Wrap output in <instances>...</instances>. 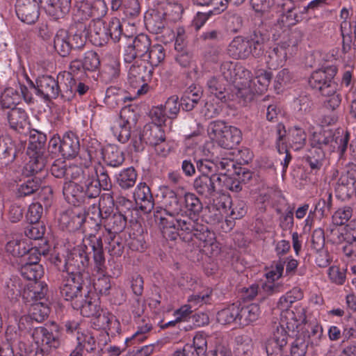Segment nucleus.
<instances>
[{"label":"nucleus","instance_id":"nucleus-61","mask_svg":"<svg viewBox=\"0 0 356 356\" xmlns=\"http://www.w3.org/2000/svg\"><path fill=\"white\" fill-rule=\"evenodd\" d=\"M237 63L232 61H225L220 65V72L223 77L227 81H236V69Z\"/></svg>","mask_w":356,"mask_h":356},{"label":"nucleus","instance_id":"nucleus-63","mask_svg":"<svg viewBox=\"0 0 356 356\" xmlns=\"http://www.w3.org/2000/svg\"><path fill=\"white\" fill-rule=\"evenodd\" d=\"M83 63V69L88 71L97 70L100 65L99 56L97 54L93 51H89L85 53Z\"/></svg>","mask_w":356,"mask_h":356},{"label":"nucleus","instance_id":"nucleus-27","mask_svg":"<svg viewBox=\"0 0 356 356\" xmlns=\"http://www.w3.org/2000/svg\"><path fill=\"white\" fill-rule=\"evenodd\" d=\"M134 197L140 209L144 212H150L154 205L150 188L145 183H139L134 191Z\"/></svg>","mask_w":356,"mask_h":356},{"label":"nucleus","instance_id":"nucleus-32","mask_svg":"<svg viewBox=\"0 0 356 356\" xmlns=\"http://www.w3.org/2000/svg\"><path fill=\"white\" fill-rule=\"evenodd\" d=\"M6 115L10 127L14 130L20 131L29 125L28 114L22 108H13Z\"/></svg>","mask_w":356,"mask_h":356},{"label":"nucleus","instance_id":"nucleus-9","mask_svg":"<svg viewBox=\"0 0 356 356\" xmlns=\"http://www.w3.org/2000/svg\"><path fill=\"white\" fill-rule=\"evenodd\" d=\"M298 41L293 37L277 44L267 51L266 63L270 69H276L283 65L288 56H292L297 51Z\"/></svg>","mask_w":356,"mask_h":356},{"label":"nucleus","instance_id":"nucleus-46","mask_svg":"<svg viewBox=\"0 0 356 356\" xmlns=\"http://www.w3.org/2000/svg\"><path fill=\"white\" fill-rule=\"evenodd\" d=\"M137 173L133 167H129L121 170L116 176V181L122 189L132 188L136 181Z\"/></svg>","mask_w":356,"mask_h":356},{"label":"nucleus","instance_id":"nucleus-56","mask_svg":"<svg viewBox=\"0 0 356 356\" xmlns=\"http://www.w3.org/2000/svg\"><path fill=\"white\" fill-rule=\"evenodd\" d=\"M108 41L111 39L113 42H118L122 35V24L119 19L112 18L106 25Z\"/></svg>","mask_w":356,"mask_h":356},{"label":"nucleus","instance_id":"nucleus-24","mask_svg":"<svg viewBox=\"0 0 356 356\" xmlns=\"http://www.w3.org/2000/svg\"><path fill=\"white\" fill-rule=\"evenodd\" d=\"M40 7L54 19L64 17L69 13L70 0H38Z\"/></svg>","mask_w":356,"mask_h":356},{"label":"nucleus","instance_id":"nucleus-1","mask_svg":"<svg viewBox=\"0 0 356 356\" xmlns=\"http://www.w3.org/2000/svg\"><path fill=\"white\" fill-rule=\"evenodd\" d=\"M158 196L161 199L162 207L154 214L163 237L175 240L179 231L184 230L188 234L196 225V220L190 217L199 214L202 204L199 198L192 193H185L180 196L168 186L159 188Z\"/></svg>","mask_w":356,"mask_h":356},{"label":"nucleus","instance_id":"nucleus-3","mask_svg":"<svg viewBox=\"0 0 356 356\" xmlns=\"http://www.w3.org/2000/svg\"><path fill=\"white\" fill-rule=\"evenodd\" d=\"M114 200L109 194H104L99 198V205L92 206L88 212L90 219L94 221L95 227L104 223L109 234H116L122 232L127 225V218L120 212L112 213Z\"/></svg>","mask_w":356,"mask_h":356},{"label":"nucleus","instance_id":"nucleus-44","mask_svg":"<svg viewBox=\"0 0 356 356\" xmlns=\"http://www.w3.org/2000/svg\"><path fill=\"white\" fill-rule=\"evenodd\" d=\"M306 138L305 131L299 127H293L288 131L287 140L294 150L302 149L305 145Z\"/></svg>","mask_w":356,"mask_h":356},{"label":"nucleus","instance_id":"nucleus-54","mask_svg":"<svg viewBox=\"0 0 356 356\" xmlns=\"http://www.w3.org/2000/svg\"><path fill=\"white\" fill-rule=\"evenodd\" d=\"M92 168V166H89L86 163L83 166L70 163L67 168L66 179L79 180V181L86 177V171L91 170Z\"/></svg>","mask_w":356,"mask_h":356},{"label":"nucleus","instance_id":"nucleus-26","mask_svg":"<svg viewBox=\"0 0 356 356\" xmlns=\"http://www.w3.org/2000/svg\"><path fill=\"white\" fill-rule=\"evenodd\" d=\"M207 85L209 92L222 103L227 104L230 102H238V99L236 97V93L232 92L231 89L229 93L227 92L224 86L220 82L218 78L216 76L211 77L207 81Z\"/></svg>","mask_w":356,"mask_h":356},{"label":"nucleus","instance_id":"nucleus-19","mask_svg":"<svg viewBox=\"0 0 356 356\" xmlns=\"http://www.w3.org/2000/svg\"><path fill=\"white\" fill-rule=\"evenodd\" d=\"M284 323L280 322L275 325L272 335L266 341L265 348L266 353L273 354L275 352L279 353L282 350L283 348L288 342V332L286 330Z\"/></svg>","mask_w":356,"mask_h":356},{"label":"nucleus","instance_id":"nucleus-16","mask_svg":"<svg viewBox=\"0 0 356 356\" xmlns=\"http://www.w3.org/2000/svg\"><path fill=\"white\" fill-rule=\"evenodd\" d=\"M134 121V115L129 109H124L121 112L120 118L111 128L113 135L119 142L125 143L129 140Z\"/></svg>","mask_w":356,"mask_h":356},{"label":"nucleus","instance_id":"nucleus-4","mask_svg":"<svg viewBox=\"0 0 356 356\" xmlns=\"http://www.w3.org/2000/svg\"><path fill=\"white\" fill-rule=\"evenodd\" d=\"M182 12L183 8L180 4L160 1L154 5L149 16H145L146 24L156 33H160L169 22L179 20Z\"/></svg>","mask_w":356,"mask_h":356},{"label":"nucleus","instance_id":"nucleus-38","mask_svg":"<svg viewBox=\"0 0 356 356\" xmlns=\"http://www.w3.org/2000/svg\"><path fill=\"white\" fill-rule=\"evenodd\" d=\"M83 300L82 296H80L79 300H76L73 304V307L80 309L81 315L86 317H91L93 318L100 310V307L96 301H92V298L85 296Z\"/></svg>","mask_w":356,"mask_h":356},{"label":"nucleus","instance_id":"nucleus-17","mask_svg":"<svg viewBox=\"0 0 356 356\" xmlns=\"http://www.w3.org/2000/svg\"><path fill=\"white\" fill-rule=\"evenodd\" d=\"M221 184L222 177H217L216 174L200 175L194 180L193 188L199 195L209 198L215 195Z\"/></svg>","mask_w":356,"mask_h":356},{"label":"nucleus","instance_id":"nucleus-40","mask_svg":"<svg viewBox=\"0 0 356 356\" xmlns=\"http://www.w3.org/2000/svg\"><path fill=\"white\" fill-rule=\"evenodd\" d=\"M350 134L348 131L344 130L337 131L333 136L330 134V145L328 146V151L337 150L342 155L346 150L347 145L349 141Z\"/></svg>","mask_w":356,"mask_h":356},{"label":"nucleus","instance_id":"nucleus-18","mask_svg":"<svg viewBox=\"0 0 356 356\" xmlns=\"http://www.w3.org/2000/svg\"><path fill=\"white\" fill-rule=\"evenodd\" d=\"M44 145V137L39 136L38 138L31 136L27 147V154L32 159L30 161V168L33 173L38 172L44 167L43 159L41 157Z\"/></svg>","mask_w":356,"mask_h":356},{"label":"nucleus","instance_id":"nucleus-6","mask_svg":"<svg viewBox=\"0 0 356 356\" xmlns=\"http://www.w3.org/2000/svg\"><path fill=\"white\" fill-rule=\"evenodd\" d=\"M210 138L225 149H232L241 140V131L234 126L226 124L223 121L212 122L208 128Z\"/></svg>","mask_w":356,"mask_h":356},{"label":"nucleus","instance_id":"nucleus-36","mask_svg":"<svg viewBox=\"0 0 356 356\" xmlns=\"http://www.w3.org/2000/svg\"><path fill=\"white\" fill-rule=\"evenodd\" d=\"M91 323L97 330H111L113 327H118V325L115 316L109 312L102 309H100L99 314L92 318Z\"/></svg>","mask_w":356,"mask_h":356},{"label":"nucleus","instance_id":"nucleus-28","mask_svg":"<svg viewBox=\"0 0 356 356\" xmlns=\"http://www.w3.org/2000/svg\"><path fill=\"white\" fill-rule=\"evenodd\" d=\"M277 6L282 13L280 21L284 25L293 26L302 20V15L298 13L295 3L291 0H282Z\"/></svg>","mask_w":356,"mask_h":356},{"label":"nucleus","instance_id":"nucleus-31","mask_svg":"<svg viewBox=\"0 0 356 356\" xmlns=\"http://www.w3.org/2000/svg\"><path fill=\"white\" fill-rule=\"evenodd\" d=\"M236 71V81H234V85L232 86L231 90L232 92L236 93V97L238 99V103H242L243 102V98L241 97V93L237 89L249 87L250 83H252L251 72L239 63H237Z\"/></svg>","mask_w":356,"mask_h":356},{"label":"nucleus","instance_id":"nucleus-12","mask_svg":"<svg viewBox=\"0 0 356 356\" xmlns=\"http://www.w3.org/2000/svg\"><path fill=\"white\" fill-rule=\"evenodd\" d=\"M151 42L147 35L140 34L131 44L124 49L123 59L125 63H131L136 59L143 60L151 47Z\"/></svg>","mask_w":356,"mask_h":356},{"label":"nucleus","instance_id":"nucleus-42","mask_svg":"<svg viewBox=\"0 0 356 356\" xmlns=\"http://www.w3.org/2000/svg\"><path fill=\"white\" fill-rule=\"evenodd\" d=\"M303 298V293L300 288L293 287L291 290L282 296L278 302L277 307L282 312L289 310L292 304Z\"/></svg>","mask_w":356,"mask_h":356},{"label":"nucleus","instance_id":"nucleus-39","mask_svg":"<svg viewBox=\"0 0 356 356\" xmlns=\"http://www.w3.org/2000/svg\"><path fill=\"white\" fill-rule=\"evenodd\" d=\"M54 47L56 51L61 56H67L72 48L70 36L65 29H60L56 33L54 38Z\"/></svg>","mask_w":356,"mask_h":356},{"label":"nucleus","instance_id":"nucleus-11","mask_svg":"<svg viewBox=\"0 0 356 356\" xmlns=\"http://www.w3.org/2000/svg\"><path fill=\"white\" fill-rule=\"evenodd\" d=\"M273 74L264 69H259L255 72V77L251 79L252 83L249 87L241 88L237 89L241 93L243 98V102H246L252 99L254 94H261L265 92L272 79Z\"/></svg>","mask_w":356,"mask_h":356},{"label":"nucleus","instance_id":"nucleus-49","mask_svg":"<svg viewBox=\"0 0 356 356\" xmlns=\"http://www.w3.org/2000/svg\"><path fill=\"white\" fill-rule=\"evenodd\" d=\"M286 131L284 130V127L282 124H278L277 127V148L280 154H285V156L284 160L281 162V165L283 167V172H285L288 168V165L291 161V156L289 154L288 150L284 146V143L282 142L283 138L285 136Z\"/></svg>","mask_w":356,"mask_h":356},{"label":"nucleus","instance_id":"nucleus-21","mask_svg":"<svg viewBox=\"0 0 356 356\" xmlns=\"http://www.w3.org/2000/svg\"><path fill=\"white\" fill-rule=\"evenodd\" d=\"M306 311L304 307L298 305L293 309L282 312L280 321L284 323L289 331L294 332L306 322Z\"/></svg>","mask_w":356,"mask_h":356},{"label":"nucleus","instance_id":"nucleus-30","mask_svg":"<svg viewBox=\"0 0 356 356\" xmlns=\"http://www.w3.org/2000/svg\"><path fill=\"white\" fill-rule=\"evenodd\" d=\"M47 288L41 282H33L29 284L22 292V298L26 302H42L45 299Z\"/></svg>","mask_w":356,"mask_h":356},{"label":"nucleus","instance_id":"nucleus-20","mask_svg":"<svg viewBox=\"0 0 356 356\" xmlns=\"http://www.w3.org/2000/svg\"><path fill=\"white\" fill-rule=\"evenodd\" d=\"M16 13L21 21L33 24L39 17V3L35 0H17Z\"/></svg>","mask_w":356,"mask_h":356},{"label":"nucleus","instance_id":"nucleus-10","mask_svg":"<svg viewBox=\"0 0 356 356\" xmlns=\"http://www.w3.org/2000/svg\"><path fill=\"white\" fill-rule=\"evenodd\" d=\"M337 72V69L334 65L322 67L312 72L309 83L311 87L318 90L321 94L327 90L333 92L337 85L334 80Z\"/></svg>","mask_w":356,"mask_h":356},{"label":"nucleus","instance_id":"nucleus-57","mask_svg":"<svg viewBox=\"0 0 356 356\" xmlns=\"http://www.w3.org/2000/svg\"><path fill=\"white\" fill-rule=\"evenodd\" d=\"M6 250L14 257L24 256L27 252L25 242L17 238L8 241L6 245Z\"/></svg>","mask_w":356,"mask_h":356},{"label":"nucleus","instance_id":"nucleus-5","mask_svg":"<svg viewBox=\"0 0 356 356\" xmlns=\"http://www.w3.org/2000/svg\"><path fill=\"white\" fill-rule=\"evenodd\" d=\"M83 243H86L88 248V252H93V260L95 262V270L102 275L94 282L93 286L96 291L102 295L108 293L111 289L110 279L104 275V263L102 242L100 237L95 235H90L88 238L83 240Z\"/></svg>","mask_w":356,"mask_h":356},{"label":"nucleus","instance_id":"nucleus-15","mask_svg":"<svg viewBox=\"0 0 356 356\" xmlns=\"http://www.w3.org/2000/svg\"><path fill=\"white\" fill-rule=\"evenodd\" d=\"M54 332L49 330L44 327H38L34 329L32 337L35 343L38 346H46L47 348L56 349L61 343V339L59 334V327L57 325H54Z\"/></svg>","mask_w":356,"mask_h":356},{"label":"nucleus","instance_id":"nucleus-50","mask_svg":"<svg viewBox=\"0 0 356 356\" xmlns=\"http://www.w3.org/2000/svg\"><path fill=\"white\" fill-rule=\"evenodd\" d=\"M20 273L24 278L33 282H37L36 280L42 276L43 269L40 264L31 265L24 263L22 264Z\"/></svg>","mask_w":356,"mask_h":356},{"label":"nucleus","instance_id":"nucleus-52","mask_svg":"<svg viewBox=\"0 0 356 356\" xmlns=\"http://www.w3.org/2000/svg\"><path fill=\"white\" fill-rule=\"evenodd\" d=\"M40 186V180L37 177L29 179L21 184L17 188V195L25 197L34 193Z\"/></svg>","mask_w":356,"mask_h":356},{"label":"nucleus","instance_id":"nucleus-34","mask_svg":"<svg viewBox=\"0 0 356 356\" xmlns=\"http://www.w3.org/2000/svg\"><path fill=\"white\" fill-rule=\"evenodd\" d=\"M87 33L97 46H102L108 42L106 26L102 19L92 20Z\"/></svg>","mask_w":356,"mask_h":356},{"label":"nucleus","instance_id":"nucleus-25","mask_svg":"<svg viewBox=\"0 0 356 356\" xmlns=\"http://www.w3.org/2000/svg\"><path fill=\"white\" fill-rule=\"evenodd\" d=\"M228 54L234 59H246L253 53L248 39L241 36L235 37L228 46Z\"/></svg>","mask_w":356,"mask_h":356},{"label":"nucleus","instance_id":"nucleus-33","mask_svg":"<svg viewBox=\"0 0 356 356\" xmlns=\"http://www.w3.org/2000/svg\"><path fill=\"white\" fill-rule=\"evenodd\" d=\"M63 193L65 199L74 205L86 201L83 186H81L79 183L66 181L63 188Z\"/></svg>","mask_w":356,"mask_h":356},{"label":"nucleus","instance_id":"nucleus-59","mask_svg":"<svg viewBox=\"0 0 356 356\" xmlns=\"http://www.w3.org/2000/svg\"><path fill=\"white\" fill-rule=\"evenodd\" d=\"M211 291L207 289L205 292L199 294H193L188 298V305L195 309L211 300Z\"/></svg>","mask_w":356,"mask_h":356},{"label":"nucleus","instance_id":"nucleus-2","mask_svg":"<svg viewBox=\"0 0 356 356\" xmlns=\"http://www.w3.org/2000/svg\"><path fill=\"white\" fill-rule=\"evenodd\" d=\"M90 254L86 243L75 248L73 252L65 259L63 271L67 275L64 277L63 284L60 286V294L66 300L80 299L82 289V280L80 273L90 264Z\"/></svg>","mask_w":356,"mask_h":356},{"label":"nucleus","instance_id":"nucleus-58","mask_svg":"<svg viewBox=\"0 0 356 356\" xmlns=\"http://www.w3.org/2000/svg\"><path fill=\"white\" fill-rule=\"evenodd\" d=\"M196 166L202 175L216 174V165L213 160L207 158L198 159L196 160Z\"/></svg>","mask_w":356,"mask_h":356},{"label":"nucleus","instance_id":"nucleus-8","mask_svg":"<svg viewBox=\"0 0 356 356\" xmlns=\"http://www.w3.org/2000/svg\"><path fill=\"white\" fill-rule=\"evenodd\" d=\"M80 143L78 136L72 131L66 132L62 138L54 135L49 141V150L63 159H72L78 155Z\"/></svg>","mask_w":356,"mask_h":356},{"label":"nucleus","instance_id":"nucleus-22","mask_svg":"<svg viewBox=\"0 0 356 356\" xmlns=\"http://www.w3.org/2000/svg\"><path fill=\"white\" fill-rule=\"evenodd\" d=\"M336 191L344 197H350L356 193V166H350L343 172L337 182Z\"/></svg>","mask_w":356,"mask_h":356},{"label":"nucleus","instance_id":"nucleus-41","mask_svg":"<svg viewBox=\"0 0 356 356\" xmlns=\"http://www.w3.org/2000/svg\"><path fill=\"white\" fill-rule=\"evenodd\" d=\"M104 159L111 167H119L124 161L123 152L116 145H108L103 152Z\"/></svg>","mask_w":356,"mask_h":356},{"label":"nucleus","instance_id":"nucleus-13","mask_svg":"<svg viewBox=\"0 0 356 356\" xmlns=\"http://www.w3.org/2000/svg\"><path fill=\"white\" fill-rule=\"evenodd\" d=\"M130 64L128 67V81L132 87L138 88L136 92L137 95H143L147 91L148 86L145 82V78L149 75V72L147 71V67L144 65V60L136 59Z\"/></svg>","mask_w":356,"mask_h":356},{"label":"nucleus","instance_id":"nucleus-35","mask_svg":"<svg viewBox=\"0 0 356 356\" xmlns=\"http://www.w3.org/2000/svg\"><path fill=\"white\" fill-rule=\"evenodd\" d=\"M146 144L149 145H159L165 139L161 127L158 124H146L142 130V138Z\"/></svg>","mask_w":356,"mask_h":356},{"label":"nucleus","instance_id":"nucleus-43","mask_svg":"<svg viewBox=\"0 0 356 356\" xmlns=\"http://www.w3.org/2000/svg\"><path fill=\"white\" fill-rule=\"evenodd\" d=\"M21 100V93L13 88H8L4 90L1 96L0 106L3 109L11 110L13 108H17L16 106Z\"/></svg>","mask_w":356,"mask_h":356},{"label":"nucleus","instance_id":"nucleus-14","mask_svg":"<svg viewBox=\"0 0 356 356\" xmlns=\"http://www.w3.org/2000/svg\"><path fill=\"white\" fill-rule=\"evenodd\" d=\"M90 216L86 217L85 213L80 209H74L67 210L60 214L59 218V225L63 229H67L70 232L76 231L80 229H85V223H88Z\"/></svg>","mask_w":356,"mask_h":356},{"label":"nucleus","instance_id":"nucleus-29","mask_svg":"<svg viewBox=\"0 0 356 356\" xmlns=\"http://www.w3.org/2000/svg\"><path fill=\"white\" fill-rule=\"evenodd\" d=\"M86 177L79 181V184L83 186L85 198L86 200L96 198L100 194L97 175L93 168L91 170H86Z\"/></svg>","mask_w":356,"mask_h":356},{"label":"nucleus","instance_id":"nucleus-51","mask_svg":"<svg viewBox=\"0 0 356 356\" xmlns=\"http://www.w3.org/2000/svg\"><path fill=\"white\" fill-rule=\"evenodd\" d=\"M49 307L44 302H35L31 304L30 314L31 318L37 322H42L49 315Z\"/></svg>","mask_w":356,"mask_h":356},{"label":"nucleus","instance_id":"nucleus-23","mask_svg":"<svg viewBox=\"0 0 356 356\" xmlns=\"http://www.w3.org/2000/svg\"><path fill=\"white\" fill-rule=\"evenodd\" d=\"M36 95L44 100L56 99L60 92L58 82L51 76H43L37 80Z\"/></svg>","mask_w":356,"mask_h":356},{"label":"nucleus","instance_id":"nucleus-7","mask_svg":"<svg viewBox=\"0 0 356 356\" xmlns=\"http://www.w3.org/2000/svg\"><path fill=\"white\" fill-rule=\"evenodd\" d=\"M193 229L188 234L184 230H178V236L186 242L191 241L195 237L200 241V246L203 252L207 255L214 256L220 252V245L216 241L213 232L197 222H196V225L194 226Z\"/></svg>","mask_w":356,"mask_h":356},{"label":"nucleus","instance_id":"nucleus-45","mask_svg":"<svg viewBox=\"0 0 356 356\" xmlns=\"http://www.w3.org/2000/svg\"><path fill=\"white\" fill-rule=\"evenodd\" d=\"M239 305L232 304L221 309L217 314V321L222 325L238 323Z\"/></svg>","mask_w":356,"mask_h":356},{"label":"nucleus","instance_id":"nucleus-53","mask_svg":"<svg viewBox=\"0 0 356 356\" xmlns=\"http://www.w3.org/2000/svg\"><path fill=\"white\" fill-rule=\"evenodd\" d=\"M105 62V73L109 76L111 80L118 78L120 74L119 58L114 56H107Z\"/></svg>","mask_w":356,"mask_h":356},{"label":"nucleus","instance_id":"nucleus-55","mask_svg":"<svg viewBox=\"0 0 356 356\" xmlns=\"http://www.w3.org/2000/svg\"><path fill=\"white\" fill-rule=\"evenodd\" d=\"M216 165L217 177H222V180L230 176L235 165L234 161L230 159L222 158L215 161Z\"/></svg>","mask_w":356,"mask_h":356},{"label":"nucleus","instance_id":"nucleus-60","mask_svg":"<svg viewBox=\"0 0 356 356\" xmlns=\"http://www.w3.org/2000/svg\"><path fill=\"white\" fill-rule=\"evenodd\" d=\"M330 133L326 132H314L311 138V145L321 149H325L327 150L330 145Z\"/></svg>","mask_w":356,"mask_h":356},{"label":"nucleus","instance_id":"nucleus-64","mask_svg":"<svg viewBox=\"0 0 356 356\" xmlns=\"http://www.w3.org/2000/svg\"><path fill=\"white\" fill-rule=\"evenodd\" d=\"M165 108L168 118L174 119L177 117L180 110V103L179 102V97L177 95L170 97L163 105Z\"/></svg>","mask_w":356,"mask_h":356},{"label":"nucleus","instance_id":"nucleus-62","mask_svg":"<svg viewBox=\"0 0 356 356\" xmlns=\"http://www.w3.org/2000/svg\"><path fill=\"white\" fill-rule=\"evenodd\" d=\"M352 216V209L344 207L337 210L332 216V222L336 225H342L347 222Z\"/></svg>","mask_w":356,"mask_h":356},{"label":"nucleus","instance_id":"nucleus-48","mask_svg":"<svg viewBox=\"0 0 356 356\" xmlns=\"http://www.w3.org/2000/svg\"><path fill=\"white\" fill-rule=\"evenodd\" d=\"M165 58V50L162 44L152 45L147 56L143 60H147L152 66L157 67Z\"/></svg>","mask_w":356,"mask_h":356},{"label":"nucleus","instance_id":"nucleus-47","mask_svg":"<svg viewBox=\"0 0 356 356\" xmlns=\"http://www.w3.org/2000/svg\"><path fill=\"white\" fill-rule=\"evenodd\" d=\"M127 97L123 91L115 87H109L105 92L104 103L110 108H115L125 102Z\"/></svg>","mask_w":356,"mask_h":356},{"label":"nucleus","instance_id":"nucleus-37","mask_svg":"<svg viewBox=\"0 0 356 356\" xmlns=\"http://www.w3.org/2000/svg\"><path fill=\"white\" fill-rule=\"evenodd\" d=\"M261 314L260 307L257 304L241 307L239 305L238 323L246 326L256 321Z\"/></svg>","mask_w":356,"mask_h":356}]
</instances>
